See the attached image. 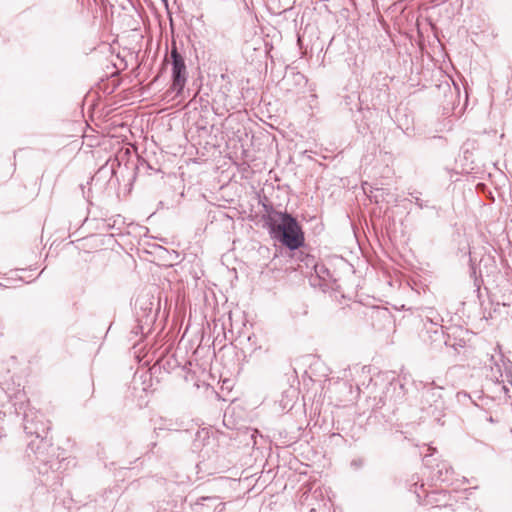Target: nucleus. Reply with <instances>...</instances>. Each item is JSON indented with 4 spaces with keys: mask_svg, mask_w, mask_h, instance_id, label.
<instances>
[{
    "mask_svg": "<svg viewBox=\"0 0 512 512\" xmlns=\"http://www.w3.org/2000/svg\"><path fill=\"white\" fill-rule=\"evenodd\" d=\"M259 205L264 213L261 215L263 228L268 230L272 239L280 242L291 251L304 246L305 236L299 221L287 211H278L264 195L259 197Z\"/></svg>",
    "mask_w": 512,
    "mask_h": 512,
    "instance_id": "obj_1",
    "label": "nucleus"
},
{
    "mask_svg": "<svg viewBox=\"0 0 512 512\" xmlns=\"http://www.w3.org/2000/svg\"><path fill=\"white\" fill-rule=\"evenodd\" d=\"M12 406L15 414L22 416L23 429L27 436H34L33 440H37L48 435L49 422L44 419V415L39 410L30 407L24 391L19 390L15 394Z\"/></svg>",
    "mask_w": 512,
    "mask_h": 512,
    "instance_id": "obj_2",
    "label": "nucleus"
},
{
    "mask_svg": "<svg viewBox=\"0 0 512 512\" xmlns=\"http://www.w3.org/2000/svg\"><path fill=\"white\" fill-rule=\"evenodd\" d=\"M443 390V387L434 385V382L423 385L420 399V410L423 417L431 418L439 423L445 416L447 407L443 398Z\"/></svg>",
    "mask_w": 512,
    "mask_h": 512,
    "instance_id": "obj_3",
    "label": "nucleus"
},
{
    "mask_svg": "<svg viewBox=\"0 0 512 512\" xmlns=\"http://www.w3.org/2000/svg\"><path fill=\"white\" fill-rule=\"evenodd\" d=\"M166 62L171 64V85L166 93L174 94V97H183L188 72L185 57L180 53L176 45H172L169 52V60L166 59Z\"/></svg>",
    "mask_w": 512,
    "mask_h": 512,
    "instance_id": "obj_4",
    "label": "nucleus"
},
{
    "mask_svg": "<svg viewBox=\"0 0 512 512\" xmlns=\"http://www.w3.org/2000/svg\"><path fill=\"white\" fill-rule=\"evenodd\" d=\"M442 321L443 319L439 315L427 317L420 334L423 342L433 350H441L444 346H455V344H451L450 335L445 334L441 325Z\"/></svg>",
    "mask_w": 512,
    "mask_h": 512,
    "instance_id": "obj_5",
    "label": "nucleus"
},
{
    "mask_svg": "<svg viewBox=\"0 0 512 512\" xmlns=\"http://www.w3.org/2000/svg\"><path fill=\"white\" fill-rule=\"evenodd\" d=\"M59 448L53 447L51 440L46 437L39 438L37 440H31L27 444L28 456L31 454L35 455V458L43 463L44 466H49L53 469L57 463H54V458H58L59 454L56 451Z\"/></svg>",
    "mask_w": 512,
    "mask_h": 512,
    "instance_id": "obj_6",
    "label": "nucleus"
},
{
    "mask_svg": "<svg viewBox=\"0 0 512 512\" xmlns=\"http://www.w3.org/2000/svg\"><path fill=\"white\" fill-rule=\"evenodd\" d=\"M404 398V385L399 380L392 381L389 383V385L383 392V397L380 398V402H382V405H377V408L388 406L389 409H394L397 404L401 403L404 400Z\"/></svg>",
    "mask_w": 512,
    "mask_h": 512,
    "instance_id": "obj_7",
    "label": "nucleus"
},
{
    "mask_svg": "<svg viewBox=\"0 0 512 512\" xmlns=\"http://www.w3.org/2000/svg\"><path fill=\"white\" fill-rule=\"evenodd\" d=\"M135 309L138 327L142 329L146 326L149 330L156 318L153 303L147 298H138L135 302Z\"/></svg>",
    "mask_w": 512,
    "mask_h": 512,
    "instance_id": "obj_8",
    "label": "nucleus"
},
{
    "mask_svg": "<svg viewBox=\"0 0 512 512\" xmlns=\"http://www.w3.org/2000/svg\"><path fill=\"white\" fill-rule=\"evenodd\" d=\"M314 276L310 277V284L314 287L330 288V283L336 282L334 273L323 262H315L313 265Z\"/></svg>",
    "mask_w": 512,
    "mask_h": 512,
    "instance_id": "obj_9",
    "label": "nucleus"
},
{
    "mask_svg": "<svg viewBox=\"0 0 512 512\" xmlns=\"http://www.w3.org/2000/svg\"><path fill=\"white\" fill-rule=\"evenodd\" d=\"M218 507H221L219 510V512H221L224 508V504L219 502L218 497L214 496L200 497L192 504V508L195 512H215Z\"/></svg>",
    "mask_w": 512,
    "mask_h": 512,
    "instance_id": "obj_10",
    "label": "nucleus"
},
{
    "mask_svg": "<svg viewBox=\"0 0 512 512\" xmlns=\"http://www.w3.org/2000/svg\"><path fill=\"white\" fill-rule=\"evenodd\" d=\"M453 469L451 465L442 461L436 465L431 471V479L440 482H448L451 480Z\"/></svg>",
    "mask_w": 512,
    "mask_h": 512,
    "instance_id": "obj_11",
    "label": "nucleus"
},
{
    "mask_svg": "<svg viewBox=\"0 0 512 512\" xmlns=\"http://www.w3.org/2000/svg\"><path fill=\"white\" fill-rule=\"evenodd\" d=\"M489 362H490L489 365H490V368H491L492 378L495 379L496 383L503 382V380H502V377H503L502 366L500 365V363L497 360H495L494 355H491L489 357Z\"/></svg>",
    "mask_w": 512,
    "mask_h": 512,
    "instance_id": "obj_12",
    "label": "nucleus"
},
{
    "mask_svg": "<svg viewBox=\"0 0 512 512\" xmlns=\"http://www.w3.org/2000/svg\"><path fill=\"white\" fill-rule=\"evenodd\" d=\"M499 350V353H501V348L498 345L495 350ZM500 361L502 362V366L504 367L505 376L507 378V381L512 386V362L509 359H506L503 354H500Z\"/></svg>",
    "mask_w": 512,
    "mask_h": 512,
    "instance_id": "obj_13",
    "label": "nucleus"
},
{
    "mask_svg": "<svg viewBox=\"0 0 512 512\" xmlns=\"http://www.w3.org/2000/svg\"><path fill=\"white\" fill-rule=\"evenodd\" d=\"M370 318L374 319H390L391 314L388 309L383 307H374L371 310Z\"/></svg>",
    "mask_w": 512,
    "mask_h": 512,
    "instance_id": "obj_14",
    "label": "nucleus"
},
{
    "mask_svg": "<svg viewBox=\"0 0 512 512\" xmlns=\"http://www.w3.org/2000/svg\"><path fill=\"white\" fill-rule=\"evenodd\" d=\"M409 195L411 196L412 198V201L420 208V209H424V208H432V209H436L435 206H430L428 204V201H424L420 198V195L421 193L419 191H413V192H409Z\"/></svg>",
    "mask_w": 512,
    "mask_h": 512,
    "instance_id": "obj_15",
    "label": "nucleus"
},
{
    "mask_svg": "<svg viewBox=\"0 0 512 512\" xmlns=\"http://www.w3.org/2000/svg\"><path fill=\"white\" fill-rule=\"evenodd\" d=\"M115 174V170L113 168V165L108 167L107 165L102 166L96 173V175L93 177V180L97 177L101 176H110L112 177Z\"/></svg>",
    "mask_w": 512,
    "mask_h": 512,
    "instance_id": "obj_16",
    "label": "nucleus"
},
{
    "mask_svg": "<svg viewBox=\"0 0 512 512\" xmlns=\"http://www.w3.org/2000/svg\"><path fill=\"white\" fill-rule=\"evenodd\" d=\"M136 171L153 169L151 165L143 158L138 159V164L135 167Z\"/></svg>",
    "mask_w": 512,
    "mask_h": 512,
    "instance_id": "obj_17",
    "label": "nucleus"
},
{
    "mask_svg": "<svg viewBox=\"0 0 512 512\" xmlns=\"http://www.w3.org/2000/svg\"><path fill=\"white\" fill-rule=\"evenodd\" d=\"M365 464V460L363 458H355L350 462V466L354 470H359L363 468Z\"/></svg>",
    "mask_w": 512,
    "mask_h": 512,
    "instance_id": "obj_18",
    "label": "nucleus"
},
{
    "mask_svg": "<svg viewBox=\"0 0 512 512\" xmlns=\"http://www.w3.org/2000/svg\"><path fill=\"white\" fill-rule=\"evenodd\" d=\"M451 344H455V346H450L451 348H453L455 351H458V347L462 348L465 344L464 340L460 339L459 341H456V339L454 338L453 340L451 339Z\"/></svg>",
    "mask_w": 512,
    "mask_h": 512,
    "instance_id": "obj_19",
    "label": "nucleus"
},
{
    "mask_svg": "<svg viewBox=\"0 0 512 512\" xmlns=\"http://www.w3.org/2000/svg\"><path fill=\"white\" fill-rule=\"evenodd\" d=\"M410 491H413L415 494H416V497L418 500L421 499V494L420 492L418 491V485L417 483H413L410 487Z\"/></svg>",
    "mask_w": 512,
    "mask_h": 512,
    "instance_id": "obj_20",
    "label": "nucleus"
},
{
    "mask_svg": "<svg viewBox=\"0 0 512 512\" xmlns=\"http://www.w3.org/2000/svg\"><path fill=\"white\" fill-rule=\"evenodd\" d=\"M432 455H433V452H431V453H429V454L427 453V454H425V455H424V457H423V462H424V465H425L426 467H430V459H429V458H430Z\"/></svg>",
    "mask_w": 512,
    "mask_h": 512,
    "instance_id": "obj_21",
    "label": "nucleus"
},
{
    "mask_svg": "<svg viewBox=\"0 0 512 512\" xmlns=\"http://www.w3.org/2000/svg\"><path fill=\"white\" fill-rule=\"evenodd\" d=\"M3 423H4V420L2 418H0V439H2L3 436H5Z\"/></svg>",
    "mask_w": 512,
    "mask_h": 512,
    "instance_id": "obj_22",
    "label": "nucleus"
},
{
    "mask_svg": "<svg viewBox=\"0 0 512 512\" xmlns=\"http://www.w3.org/2000/svg\"><path fill=\"white\" fill-rule=\"evenodd\" d=\"M146 326H144L142 329L140 327H138V325L133 329V332L135 334H138V333H143V330Z\"/></svg>",
    "mask_w": 512,
    "mask_h": 512,
    "instance_id": "obj_23",
    "label": "nucleus"
},
{
    "mask_svg": "<svg viewBox=\"0 0 512 512\" xmlns=\"http://www.w3.org/2000/svg\"><path fill=\"white\" fill-rule=\"evenodd\" d=\"M453 85H454L455 93L457 94L458 97H460V88H459L458 84H456L453 81Z\"/></svg>",
    "mask_w": 512,
    "mask_h": 512,
    "instance_id": "obj_24",
    "label": "nucleus"
},
{
    "mask_svg": "<svg viewBox=\"0 0 512 512\" xmlns=\"http://www.w3.org/2000/svg\"><path fill=\"white\" fill-rule=\"evenodd\" d=\"M508 99L512 100V86L509 85L507 90Z\"/></svg>",
    "mask_w": 512,
    "mask_h": 512,
    "instance_id": "obj_25",
    "label": "nucleus"
},
{
    "mask_svg": "<svg viewBox=\"0 0 512 512\" xmlns=\"http://www.w3.org/2000/svg\"><path fill=\"white\" fill-rule=\"evenodd\" d=\"M149 447H150L149 452H153V449L156 447V442H151Z\"/></svg>",
    "mask_w": 512,
    "mask_h": 512,
    "instance_id": "obj_26",
    "label": "nucleus"
},
{
    "mask_svg": "<svg viewBox=\"0 0 512 512\" xmlns=\"http://www.w3.org/2000/svg\"><path fill=\"white\" fill-rule=\"evenodd\" d=\"M468 103V92H467V88L465 87V106L467 105Z\"/></svg>",
    "mask_w": 512,
    "mask_h": 512,
    "instance_id": "obj_27",
    "label": "nucleus"
},
{
    "mask_svg": "<svg viewBox=\"0 0 512 512\" xmlns=\"http://www.w3.org/2000/svg\"><path fill=\"white\" fill-rule=\"evenodd\" d=\"M502 389H503V391H504L505 395H508V393H509V388H508L507 386H505V385H504V386L502 387Z\"/></svg>",
    "mask_w": 512,
    "mask_h": 512,
    "instance_id": "obj_28",
    "label": "nucleus"
},
{
    "mask_svg": "<svg viewBox=\"0 0 512 512\" xmlns=\"http://www.w3.org/2000/svg\"><path fill=\"white\" fill-rule=\"evenodd\" d=\"M202 433L208 436V431L202 430V432H198L197 437H200Z\"/></svg>",
    "mask_w": 512,
    "mask_h": 512,
    "instance_id": "obj_29",
    "label": "nucleus"
},
{
    "mask_svg": "<svg viewBox=\"0 0 512 512\" xmlns=\"http://www.w3.org/2000/svg\"><path fill=\"white\" fill-rule=\"evenodd\" d=\"M200 86H197L195 93L193 94V98H195L199 92Z\"/></svg>",
    "mask_w": 512,
    "mask_h": 512,
    "instance_id": "obj_30",
    "label": "nucleus"
},
{
    "mask_svg": "<svg viewBox=\"0 0 512 512\" xmlns=\"http://www.w3.org/2000/svg\"><path fill=\"white\" fill-rule=\"evenodd\" d=\"M0 287L1 288H7V287H9V285L8 284H3V283L0 282Z\"/></svg>",
    "mask_w": 512,
    "mask_h": 512,
    "instance_id": "obj_31",
    "label": "nucleus"
},
{
    "mask_svg": "<svg viewBox=\"0 0 512 512\" xmlns=\"http://www.w3.org/2000/svg\"><path fill=\"white\" fill-rule=\"evenodd\" d=\"M191 91H192V89L189 87V88L187 89V91H186L188 96H190Z\"/></svg>",
    "mask_w": 512,
    "mask_h": 512,
    "instance_id": "obj_32",
    "label": "nucleus"
},
{
    "mask_svg": "<svg viewBox=\"0 0 512 512\" xmlns=\"http://www.w3.org/2000/svg\"><path fill=\"white\" fill-rule=\"evenodd\" d=\"M428 451H434V449L432 447H428Z\"/></svg>",
    "mask_w": 512,
    "mask_h": 512,
    "instance_id": "obj_33",
    "label": "nucleus"
},
{
    "mask_svg": "<svg viewBox=\"0 0 512 512\" xmlns=\"http://www.w3.org/2000/svg\"><path fill=\"white\" fill-rule=\"evenodd\" d=\"M479 512H482V511H479Z\"/></svg>",
    "mask_w": 512,
    "mask_h": 512,
    "instance_id": "obj_34",
    "label": "nucleus"
}]
</instances>
